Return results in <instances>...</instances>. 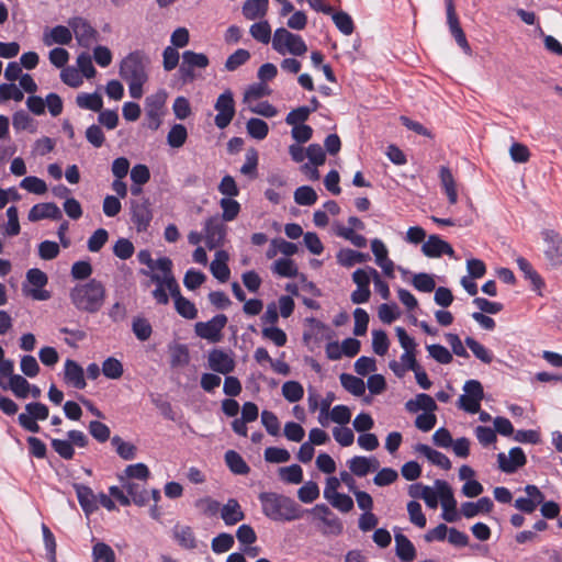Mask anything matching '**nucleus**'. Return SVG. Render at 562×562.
<instances>
[{
  "label": "nucleus",
  "mask_w": 562,
  "mask_h": 562,
  "mask_svg": "<svg viewBox=\"0 0 562 562\" xmlns=\"http://www.w3.org/2000/svg\"><path fill=\"white\" fill-rule=\"evenodd\" d=\"M72 487L76 491L79 505L81 506L82 510L87 516L98 510L99 505L97 496L94 495L91 487L80 483H74Z\"/></svg>",
  "instance_id": "a211bd4d"
},
{
  "label": "nucleus",
  "mask_w": 562,
  "mask_h": 562,
  "mask_svg": "<svg viewBox=\"0 0 562 562\" xmlns=\"http://www.w3.org/2000/svg\"><path fill=\"white\" fill-rule=\"evenodd\" d=\"M294 201L299 205L311 206L316 203L317 194L312 187L302 186L295 190Z\"/></svg>",
  "instance_id": "79ce46f5"
},
{
  "label": "nucleus",
  "mask_w": 562,
  "mask_h": 562,
  "mask_svg": "<svg viewBox=\"0 0 562 562\" xmlns=\"http://www.w3.org/2000/svg\"><path fill=\"white\" fill-rule=\"evenodd\" d=\"M131 221L138 233L147 232L153 221L151 203L148 198L131 200Z\"/></svg>",
  "instance_id": "20e7f679"
},
{
  "label": "nucleus",
  "mask_w": 562,
  "mask_h": 562,
  "mask_svg": "<svg viewBox=\"0 0 562 562\" xmlns=\"http://www.w3.org/2000/svg\"><path fill=\"white\" fill-rule=\"evenodd\" d=\"M435 486L438 490L439 498L442 507V518L448 522H454L460 518L457 510V501L453 496V492L448 482L443 480H436Z\"/></svg>",
  "instance_id": "39448f33"
},
{
  "label": "nucleus",
  "mask_w": 562,
  "mask_h": 562,
  "mask_svg": "<svg viewBox=\"0 0 562 562\" xmlns=\"http://www.w3.org/2000/svg\"><path fill=\"white\" fill-rule=\"evenodd\" d=\"M173 538L184 549L193 550L196 548V539L190 526H176L173 528Z\"/></svg>",
  "instance_id": "7c9ffc66"
},
{
  "label": "nucleus",
  "mask_w": 562,
  "mask_h": 562,
  "mask_svg": "<svg viewBox=\"0 0 562 562\" xmlns=\"http://www.w3.org/2000/svg\"><path fill=\"white\" fill-rule=\"evenodd\" d=\"M405 408L409 413H417L424 411V413L435 412L438 406L435 400L426 393H419L414 400H409L405 403Z\"/></svg>",
  "instance_id": "a878e982"
},
{
  "label": "nucleus",
  "mask_w": 562,
  "mask_h": 562,
  "mask_svg": "<svg viewBox=\"0 0 562 562\" xmlns=\"http://www.w3.org/2000/svg\"><path fill=\"white\" fill-rule=\"evenodd\" d=\"M76 103L79 108L100 112L103 108L102 97L98 92L93 93H79L76 97Z\"/></svg>",
  "instance_id": "473e14b6"
},
{
  "label": "nucleus",
  "mask_w": 562,
  "mask_h": 562,
  "mask_svg": "<svg viewBox=\"0 0 562 562\" xmlns=\"http://www.w3.org/2000/svg\"><path fill=\"white\" fill-rule=\"evenodd\" d=\"M92 558L93 562H115L113 549L104 542H97L93 546Z\"/></svg>",
  "instance_id": "603ef678"
},
{
  "label": "nucleus",
  "mask_w": 562,
  "mask_h": 562,
  "mask_svg": "<svg viewBox=\"0 0 562 562\" xmlns=\"http://www.w3.org/2000/svg\"><path fill=\"white\" fill-rule=\"evenodd\" d=\"M333 21L336 25V27L344 34V35H350L355 31V24L351 19V16L344 12L338 11L335 13H331Z\"/></svg>",
  "instance_id": "8fccbe9b"
},
{
  "label": "nucleus",
  "mask_w": 562,
  "mask_h": 562,
  "mask_svg": "<svg viewBox=\"0 0 562 562\" xmlns=\"http://www.w3.org/2000/svg\"><path fill=\"white\" fill-rule=\"evenodd\" d=\"M282 395L290 403H296L304 396V389L297 381H286L282 385Z\"/></svg>",
  "instance_id": "a19ab883"
},
{
  "label": "nucleus",
  "mask_w": 562,
  "mask_h": 562,
  "mask_svg": "<svg viewBox=\"0 0 562 562\" xmlns=\"http://www.w3.org/2000/svg\"><path fill=\"white\" fill-rule=\"evenodd\" d=\"M9 387L19 398H26L29 396L30 383L22 375H12L9 380Z\"/></svg>",
  "instance_id": "4d7b16f0"
},
{
  "label": "nucleus",
  "mask_w": 562,
  "mask_h": 562,
  "mask_svg": "<svg viewBox=\"0 0 562 562\" xmlns=\"http://www.w3.org/2000/svg\"><path fill=\"white\" fill-rule=\"evenodd\" d=\"M108 239H109L108 231L104 228H98L89 237L87 247L91 252H98L103 248V246L106 244Z\"/></svg>",
  "instance_id": "338daca9"
},
{
  "label": "nucleus",
  "mask_w": 562,
  "mask_h": 562,
  "mask_svg": "<svg viewBox=\"0 0 562 562\" xmlns=\"http://www.w3.org/2000/svg\"><path fill=\"white\" fill-rule=\"evenodd\" d=\"M229 257L225 250H218L215 254V259L210 265V270L215 279L225 283L231 277V270L227 265Z\"/></svg>",
  "instance_id": "412c9836"
},
{
  "label": "nucleus",
  "mask_w": 562,
  "mask_h": 562,
  "mask_svg": "<svg viewBox=\"0 0 562 562\" xmlns=\"http://www.w3.org/2000/svg\"><path fill=\"white\" fill-rule=\"evenodd\" d=\"M20 187L34 194H44L47 191L46 182L35 176L25 177Z\"/></svg>",
  "instance_id": "0e129e2a"
},
{
  "label": "nucleus",
  "mask_w": 562,
  "mask_h": 562,
  "mask_svg": "<svg viewBox=\"0 0 562 562\" xmlns=\"http://www.w3.org/2000/svg\"><path fill=\"white\" fill-rule=\"evenodd\" d=\"M132 329L137 339L140 341H146L149 339L153 333L150 323L144 317L134 318Z\"/></svg>",
  "instance_id": "bf43d9fd"
},
{
  "label": "nucleus",
  "mask_w": 562,
  "mask_h": 562,
  "mask_svg": "<svg viewBox=\"0 0 562 562\" xmlns=\"http://www.w3.org/2000/svg\"><path fill=\"white\" fill-rule=\"evenodd\" d=\"M234 537L231 533L222 532L212 540L213 552L220 554L231 550L234 546Z\"/></svg>",
  "instance_id": "774afa93"
},
{
  "label": "nucleus",
  "mask_w": 562,
  "mask_h": 562,
  "mask_svg": "<svg viewBox=\"0 0 562 562\" xmlns=\"http://www.w3.org/2000/svg\"><path fill=\"white\" fill-rule=\"evenodd\" d=\"M68 26L75 34L78 45L89 48L99 37L98 31L81 16H74L68 20Z\"/></svg>",
  "instance_id": "6e6552de"
},
{
  "label": "nucleus",
  "mask_w": 562,
  "mask_h": 562,
  "mask_svg": "<svg viewBox=\"0 0 562 562\" xmlns=\"http://www.w3.org/2000/svg\"><path fill=\"white\" fill-rule=\"evenodd\" d=\"M423 254L428 258H439L442 255L454 256V250L449 243L438 235H430L422 246Z\"/></svg>",
  "instance_id": "ddd939ff"
},
{
  "label": "nucleus",
  "mask_w": 562,
  "mask_h": 562,
  "mask_svg": "<svg viewBox=\"0 0 562 562\" xmlns=\"http://www.w3.org/2000/svg\"><path fill=\"white\" fill-rule=\"evenodd\" d=\"M465 346L473 352V355L481 360L483 363L490 364L493 361V353L487 348H485L482 344L476 341L472 337H467L464 339Z\"/></svg>",
  "instance_id": "4c0bfd02"
},
{
  "label": "nucleus",
  "mask_w": 562,
  "mask_h": 562,
  "mask_svg": "<svg viewBox=\"0 0 562 562\" xmlns=\"http://www.w3.org/2000/svg\"><path fill=\"white\" fill-rule=\"evenodd\" d=\"M414 450L423 456H425L432 464L441 468L442 470H450L452 463L450 459L443 454L442 452L432 449L428 445L417 443Z\"/></svg>",
  "instance_id": "4be33fe9"
},
{
  "label": "nucleus",
  "mask_w": 562,
  "mask_h": 562,
  "mask_svg": "<svg viewBox=\"0 0 562 562\" xmlns=\"http://www.w3.org/2000/svg\"><path fill=\"white\" fill-rule=\"evenodd\" d=\"M170 366L172 368L183 367L190 362V355L187 345L177 344L169 347Z\"/></svg>",
  "instance_id": "f704fd0d"
},
{
  "label": "nucleus",
  "mask_w": 562,
  "mask_h": 562,
  "mask_svg": "<svg viewBox=\"0 0 562 562\" xmlns=\"http://www.w3.org/2000/svg\"><path fill=\"white\" fill-rule=\"evenodd\" d=\"M225 462L228 469L237 475H246L250 472L249 465L243 459V457L235 450H227L225 452Z\"/></svg>",
  "instance_id": "c756f323"
},
{
  "label": "nucleus",
  "mask_w": 562,
  "mask_h": 562,
  "mask_svg": "<svg viewBox=\"0 0 562 562\" xmlns=\"http://www.w3.org/2000/svg\"><path fill=\"white\" fill-rule=\"evenodd\" d=\"M26 280L36 289H32L30 291V295L34 300L45 301L50 297V293L43 288L47 284L48 278L45 272L41 269L32 268L26 272Z\"/></svg>",
  "instance_id": "4468645a"
},
{
  "label": "nucleus",
  "mask_w": 562,
  "mask_h": 562,
  "mask_svg": "<svg viewBox=\"0 0 562 562\" xmlns=\"http://www.w3.org/2000/svg\"><path fill=\"white\" fill-rule=\"evenodd\" d=\"M268 8L269 0H246L241 10L247 20H257L267 14Z\"/></svg>",
  "instance_id": "bb28decb"
},
{
  "label": "nucleus",
  "mask_w": 562,
  "mask_h": 562,
  "mask_svg": "<svg viewBox=\"0 0 562 562\" xmlns=\"http://www.w3.org/2000/svg\"><path fill=\"white\" fill-rule=\"evenodd\" d=\"M258 166V151L255 148H249L246 153V161L240 168V172L249 178L257 177Z\"/></svg>",
  "instance_id": "e2e57ef3"
},
{
  "label": "nucleus",
  "mask_w": 562,
  "mask_h": 562,
  "mask_svg": "<svg viewBox=\"0 0 562 562\" xmlns=\"http://www.w3.org/2000/svg\"><path fill=\"white\" fill-rule=\"evenodd\" d=\"M175 308L179 315L187 319H194L198 316L195 305L182 295L176 297Z\"/></svg>",
  "instance_id": "49530a36"
},
{
  "label": "nucleus",
  "mask_w": 562,
  "mask_h": 562,
  "mask_svg": "<svg viewBox=\"0 0 562 562\" xmlns=\"http://www.w3.org/2000/svg\"><path fill=\"white\" fill-rule=\"evenodd\" d=\"M390 347V340L384 330L378 329L372 331V349L378 356H384Z\"/></svg>",
  "instance_id": "052dcab7"
},
{
  "label": "nucleus",
  "mask_w": 562,
  "mask_h": 562,
  "mask_svg": "<svg viewBox=\"0 0 562 562\" xmlns=\"http://www.w3.org/2000/svg\"><path fill=\"white\" fill-rule=\"evenodd\" d=\"M250 59V53L245 48H238L229 55L225 61V68L228 71H235Z\"/></svg>",
  "instance_id": "864d4df0"
},
{
  "label": "nucleus",
  "mask_w": 562,
  "mask_h": 562,
  "mask_svg": "<svg viewBox=\"0 0 562 562\" xmlns=\"http://www.w3.org/2000/svg\"><path fill=\"white\" fill-rule=\"evenodd\" d=\"M131 501L137 506H145L149 501L148 492L138 483L127 482L123 485Z\"/></svg>",
  "instance_id": "e433bc0d"
},
{
  "label": "nucleus",
  "mask_w": 562,
  "mask_h": 562,
  "mask_svg": "<svg viewBox=\"0 0 562 562\" xmlns=\"http://www.w3.org/2000/svg\"><path fill=\"white\" fill-rule=\"evenodd\" d=\"M209 367L220 374H229L234 371L236 362L234 358L222 349L214 348L209 352Z\"/></svg>",
  "instance_id": "f8f14e48"
},
{
  "label": "nucleus",
  "mask_w": 562,
  "mask_h": 562,
  "mask_svg": "<svg viewBox=\"0 0 562 562\" xmlns=\"http://www.w3.org/2000/svg\"><path fill=\"white\" fill-rule=\"evenodd\" d=\"M340 383L342 387L355 396H362L366 393L364 381L349 373H341Z\"/></svg>",
  "instance_id": "2f4dec72"
},
{
  "label": "nucleus",
  "mask_w": 562,
  "mask_h": 562,
  "mask_svg": "<svg viewBox=\"0 0 562 562\" xmlns=\"http://www.w3.org/2000/svg\"><path fill=\"white\" fill-rule=\"evenodd\" d=\"M111 443L123 460L135 459L137 449L133 443L124 441L120 436H114Z\"/></svg>",
  "instance_id": "ea45409f"
},
{
  "label": "nucleus",
  "mask_w": 562,
  "mask_h": 562,
  "mask_svg": "<svg viewBox=\"0 0 562 562\" xmlns=\"http://www.w3.org/2000/svg\"><path fill=\"white\" fill-rule=\"evenodd\" d=\"M271 93L270 88L265 82H257L248 86L244 94V102L258 100Z\"/></svg>",
  "instance_id": "69168bd1"
},
{
  "label": "nucleus",
  "mask_w": 562,
  "mask_h": 562,
  "mask_svg": "<svg viewBox=\"0 0 562 562\" xmlns=\"http://www.w3.org/2000/svg\"><path fill=\"white\" fill-rule=\"evenodd\" d=\"M49 36L50 38H48L46 35L44 37V43L48 46L53 43L59 45H68L72 40L71 29L64 25H57L53 27L50 30Z\"/></svg>",
  "instance_id": "72a5a7b5"
},
{
  "label": "nucleus",
  "mask_w": 562,
  "mask_h": 562,
  "mask_svg": "<svg viewBox=\"0 0 562 562\" xmlns=\"http://www.w3.org/2000/svg\"><path fill=\"white\" fill-rule=\"evenodd\" d=\"M70 300L77 310L91 314L97 313L104 304L105 288L101 281L90 279L71 289Z\"/></svg>",
  "instance_id": "f03ea898"
},
{
  "label": "nucleus",
  "mask_w": 562,
  "mask_h": 562,
  "mask_svg": "<svg viewBox=\"0 0 562 562\" xmlns=\"http://www.w3.org/2000/svg\"><path fill=\"white\" fill-rule=\"evenodd\" d=\"M262 514L277 522H290L303 518L307 512L293 498L276 492H261L258 495Z\"/></svg>",
  "instance_id": "f257e3e1"
},
{
  "label": "nucleus",
  "mask_w": 562,
  "mask_h": 562,
  "mask_svg": "<svg viewBox=\"0 0 562 562\" xmlns=\"http://www.w3.org/2000/svg\"><path fill=\"white\" fill-rule=\"evenodd\" d=\"M30 222H38L44 218L59 221L63 218L60 209L54 202L35 204L29 212Z\"/></svg>",
  "instance_id": "dca6fc26"
},
{
  "label": "nucleus",
  "mask_w": 562,
  "mask_h": 562,
  "mask_svg": "<svg viewBox=\"0 0 562 562\" xmlns=\"http://www.w3.org/2000/svg\"><path fill=\"white\" fill-rule=\"evenodd\" d=\"M395 553L402 562H412L416 558V549L413 542L403 533L396 532Z\"/></svg>",
  "instance_id": "5701e85b"
},
{
  "label": "nucleus",
  "mask_w": 562,
  "mask_h": 562,
  "mask_svg": "<svg viewBox=\"0 0 562 562\" xmlns=\"http://www.w3.org/2000/svg\"><path fill=\"white\" fill-rule=\"evenodd\" d=\"M249 32L256 41L262 44H268L271 40V26L266 20L254 23Z\"/></svg>",
  "instance_id": "09e8293b"
},
{
  "label": "nucleus",
  "mask_w": 562,
  "mask_h": 562,
  "mask_svg": "<svg viewBox=\"0 0 562 562\" xmlns=\"http://www.w3.org/2000/svg\"><path fill=\"white\" fill-rule=\"evenodd\" d=\"M347 464L351 473L359 477L366 476L370 472V460L367 457L356 456Z\"/></svg>",
  "instance_id": "13d9d810"
},
{
  "label": "nucleus",
  "mask_w": 562,
  "mask_h": 562,
  "mask_svg": "<svg viewBox=\"0 0 562 562\" xmlns=\"http://www.w3.org/2000/svg\"><path fill=\"white\" fill-rule=\"evenodd\" d=\"M214 109L217 111L214 119L215 125L221 130L226 128L235 115V101L231 90L218 95Z\"/></svg>",
  "instance_id": "0eeeda50"
},
{
  "label": "nucleus",
  "mask_w": 562,
  "mask_h": 562,
  "mask_svg": "<svg viewBox=\"0 0 562 562\" xmlns=\"http://www.w3.org/2000/svg\"><path fill=\"white\" fill-rule=\"evenodd\" d=\"M336 258L340 266L350 268L356 263L366 262L370 259V256L369 254L360 252L350 248H342L338 251Z\"/></svg>",
  "instance_id": "cd10ccee"
},
{
  "label": "nucleus",
  "mask_w": 562,
  "mask_h": 562,
  "mask_svg": "<svg viewBox=\"0 0 562 562\" xmlns=\"http://www.w3.org/2000/svg\"><path fill=\"white\" fill-rule=\"evenodd\" d=\"M542 238L547 243V249L544 256L549 262L559 267L562 265V236L553 229H544Z\"/></svg>",
  "instance_id": "9d476101"
},
{
  "label": "nucleus",
  "mask_w": 562,
  "mask_h": 562,
  "mask_svg": "<svg viewBox=\"0 0 562 562\" xmlns=\"http://www.w3.org/2000/svg\"><path fill=\"white\" fill-rule=\"evenodd\" d=\"M285 36L288 38L285 43V52L295 56H301L306 53L307 46L301 35L288 33Z\"/></svg>",
  "instance_id": "6e6d98bb"
},
{
  "label": "nucleus",
  "mask_w": 562,
  "mask_h": 562,
  "mask_svg": "<svg viewBox=\"0 0 562 562\" xmlns=\"http://www.w3.org/2000/svg\"><path fill=\"white\" fill-rule=\"evenodd\" d=\"M280 477L282 481L291 484H300L303 481V470L299 464L280 468Z\"/></svg>",
  "instance_id": "5fc2aeb1"
},
{
  "label": "nucleus",
  "mask_w": 562,
  "mask_h": 562,
  "mask_svg": "<svg viewBox=\"0 0 562 562\" xmlns=\"http://www.w3.org/2000/svg\"><path fill=\"white\" fill-rule=\"evenodd\" d=\"M149 57L142 49L127 54L120 63L119 74L124 79H148L146 66Z\"/></svg>",
  "instance_id": "7ed1b4c3"
},
{
  "label": "nucleus",
  "mask_w": 562,
  "mask_h": 562,
  "mask_svg": "<svg viewBox=\"0 0 562 562\" xmlns=\"http://www.w3.org/2000/svg\"><path fill=\"white\" fill-rule=\"evenodd\" d=\"M220 205L223 210L222 221L225 222L234 221L240 212V204L232 198H222Z\"/></svg>",
  "instance_id": "3c124183"
},
{
  "label": "nucleus",
  "mask_w": 562,
  "mask_h": 562,
  "mask_svg": "<svg viewBox=\"0 0 562 562\" xmlns=\"http://www.w3.org/2000/svg\"><path fill=\"white\" fill-rule=\"evenodd\" d=\"M519 270L524 273V277L529 280L533 286V290L539 291L544 286V281L541 276L533 269L531 263L524 257L516 259Z\"/></svg>",
  "instance_id": "c85d7f7f"
},
{
  "label": "nucleus",
  "mask_w": 562,
  "mask_h": 562,
  "mask_svg": "<svg viewBox=\"0 0 562 562\" xmlns=\"http://www.w3.org/2000/svg\"><path fill=\"white\" fill-rule=\"evenodd\" d=\"M124 369L120 360L114 357L106 358L102 363V373L108 379L116 380L123 375Z\"/></svg>",
  "instance_id": "c03bdc74"
},
{
  "label": "nucleus",
  "mask_w": 562,
  "mask_h": 562,
  "mask_svg": "<svg viewBox=\"0 0 562 562\" xmlns=\"http://www.w3.org/2000/svg\"><path fill=\"white\" fill-rule=\"evenodd\" d=\"M182 61L184 65L190 66L192 69H204L210 65L209 57L205 54L195 53L193 50L183 52Z\"/></svg>",
  "instance_id": "37998d69"
},
{
  "label": "nucleus",
  "mask_w": 562,
  "mask_h": 562,
  "mask_svg": "<svg viewBox=\"0 0 562 562\" xmlns=\"http://www.w3.org/2000/svg\"><path fill=\"white\" fill-rule=\"evenodd\" d=\"M157 269H159L164 273L162 283L168 289L173 301H176V297H179V295H181V292L179 284L172 274L171 259L168 257H161L157 259Z\"/></svg>",
  "instance_id": "2eb2a0df"
},
{
  "label": "nucleus",
  "mask_w": 562,
  "mask_h": 562,
  "mask_svg": "<svg viewBox=\"0 0 562 562\" xmlns=\"http://www.w3.org/2000/svg\"><path fill=\"white\" fill-rule=\"evenodd\" d=\"M225 314H217L207 322H198L194 325V331L200 338L211 342H218L222 338V330L227 324Z\"/></svg>",
  "instance_id": "423d86ee"
},
{
  "label": "nucleus",
  "mask_w": 562,
  "mask_h": 562,
  "mask_svg": "<svg viewBox=\"0 0 562 562\" xmlns=\"http://www.w3.org/2000/svg\"><path fill=\"white\" fill-rule=\"evenodd\" d=\"M371 249L375 257L376 265L383 270V273L389 277H394V262L387 257V249L382 240L375 238L371 241Z\"/></svg>",
  "instance_id": "aec40b11"
},
{
  "label": "nucleus",
  "mask_w": 562,
  "mask_h": 562,
  "mask_svg": "<svg viewBox=\"0 0 562 562\" xmlns=\"http://www.w3.org/2000/svg\"><path fill=\"white\" fill-rule=\"evenodd\" d=\"M204 232L205 244L210 250L223 246L227 227L217 215L205 221Z\"/></svg>",
  "instance_id": "1a4fd4ad"
},
{
  "label": "nucleus",
  "mask_w": 562,
  "mask_h": 562,
  "mask_svg": "<svg viewBox=\"0 0 562 562\" xmlns=\"http://www.w3.org/2000/svg\"><path fill=\"white\" fill-rule=\"evenodd\" d=\"M187 137L188 132L186 126L182 124H175L167 135V143L170 147L179 148L186 143Z\"/></svg>",
  "instance_id": "a18cd8bd"
},
{
  "label": "nucleus",
  "mask_w": 562,
  "mask_h": 562,
  "mask_svg": "<svg viewBox=\"0 0 562 562\" xmlns=\"http://www.w3.org/2000/svg\"><path fill=\"white\" fill-rule=\"evenodd\" d=\"M246 127L249 136L258 140L265 139L269 133L267 122L257 117L249 119Z\"/></svg>",
  "instance_id": "58836bf2"
},
{
  "label": "nucleus",
  "mask_w": 562,
  "mask_h": 562,
  "mask_svg": "<svg viewBox=\"0 0 562 562\" xmlns=\"http://www.w3.org/2000/svg\"><path fill=\"white\" fill-rule=\"evenodd\" d=\"M498 468L507 473H515L519 468L527 463V457L520 447H514L509 450L508 457L504 452L497 454Z\"/></svg>",
  "instance_id": "9b49d317"
},
{
  "label": "nucleus",
  "mask_w": 562,
  "mask_h": 562,
  "mask_svg": "<svg viewBox=\"0 0 562 562\" xmlns=\"http://www.w3.org/2000/svg\"><path fill=\"white\" fill-rule=\"evenodd\" d=\"M412 284L417 291L425 293L432 292L436 289L434 277L426 272L416 273L413 277Z\"/></svg>",
  "instance_id": "de8ad7c7"
},
{
  "label": "nucleus",
  "mask_w": 562,
  "mask_h": 562,
  "mask_svg": "<svg viewBox=\"0 0 562 562\" xmlns=\"http://www.w3.org/2000/svg\"><path fill=\"white\" fill-rule=\"evenodd\" d=\"M221 517L225 525L233 526L245 518V514L236 498H229L221 508Z\"/></svg>",
  "instance_id": "b1692460"
},
{
  "label": "nucleus",
  "mask_w": 562,
  "mask_h": 562,
  "mask_svg": "<svg viewBox=\"0 0 562 562\" xmlns=\"http://www.w3.org/2000/svg\"><path fill=\"white\" fill-rule=\"evenodd\" d=\"M305 322L310 325V333L305 331L303 334V339L307 341L311 337H314V340L321 342L323 340H331L335 331L322 321L315 317H307Z\"/></svg>",
  "instance_id": "f3484780"
},
{
  "label": "nucleus",
  "mask_w": 562,
  "mask_h": 562,
  "mask_svg": "<svg viewBox=\"0 0 562 562\" xmlns=\"http://www.w3.org/2000/svg\"><path fill=\"white\" fill-rule=\"evenodd\" d=\"M319 496V487L313 481L306 482L297 491V497L302 503H313Z\"/></svg>",
  "instance_id": "680f3d73"
},
{
  "label": "nucleus",
  "mask_w": 562,
  "mask_h": 562,
  "mask_svg": "<svg viewBox=\"0 0 562 562\" xmlns=\"http://www.w3.org/2000/svg\"><path fill=\"white\" fill-rule=\"evenodd\" d=\"M494 507L492 499L487 496L481 497L477 502H464L461 505V514L465 518H473L480 513H490Z\"/></svg>",
  "instance_id": "393cba45"
},
{
  "label": "nucleus",
  "mask_w": 562,
  "mask_h": 562,
  "mask_svg": "<svg viewBox=\"0 0 562 562\" xmlns=\"http://www.w3.org/2000/svg\"><path fill=\"white\" fill-rule=\"evenodd\" d=\"M272 271L283 278H295L299 276V269L290 258H280L274 261Z\"/></svg>",
  "instance_id": "c9c22d12"
},
{
  "label": "nucleus",
  "mask_w": 562,
  "mask_h": 562,
  "mask_svg": "<svg viewBox=\"0 0 562 562\" xmlns=\"http://www.w3.org/2000/svg\"><path fill=\"white\" fill-rule=\"evenodd\" d=\"M64 380L77 390H83L87 386L82 367L71 359L65 361Z\"/></svg>",
  "instance_id": "6ab92c4d"
}]
</instances>
